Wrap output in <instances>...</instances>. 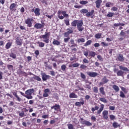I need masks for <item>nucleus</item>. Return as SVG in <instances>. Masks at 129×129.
I'll use <instances>...</instances> for the list:
<instances>
[{
    "instance_id": "052dcab7",
    "label": "nucleus",
    "mask_w": 129,
    "mask_h": 129,
    "mask_svg": "<svg viewBox=\"0 0 129 129\" xmlns=\"http://www.w3.org/2000/svg\"><path fill=\"white\" fill-rule=\"evenodd\" d=\"M69 40H70V37H68V38H64V43H68V42H69Z\"/></svg>"
},
{
    "instance_id": "de8ad7c7",
    "label": "nucleus",
    "mask_w": 129,
    "mask_h": 129,
    "mask_svg": "<svg viewBox=\"0 0 129 129\" xmlns=\"http://www.w3.org/2000/svg\"><path fill=\"white\" fill-rule=\"evenodd\" d=\"M120 88L122 91L125 94H126V93H127V90H126V89H125V88L123 87H121Z\"/></svg>"
},
{
    "instance_id": "774afa93",
    "label": "nucleus",
    "mask_w": 129,
    "mask_h": 129,
    "mask_svg": "<svg viewBox=\"0 0 129 129\" xmlns=\"http://www.w3.org/2000/svg\"><path fill=\"white\" fill-rule=\"evenodd\" d=\"M83 61L84 63H89V61L86 58H84Z\"/></svg>"
},
{
    "instance_id": "39448f33",
    "label": "nucleus",
    "mask_w": 129,
    "mask_h": 129,
    "mask_svg": "<svg viewBox=\"0 0 129 129\" xmlns=\"http://www.w3.org/2000/svg\"><path fill=\"white\" fill-rule=\"evenodd\" d=\"M25 24L27 25V27L31 28L33 26V22H34V19L28 18L25 21Z\"/></svg>"
},
{
    "instance_id": "0e129e2a",
    "label": "nucleus",
    "mask_w": 129,
    "mask_h": 129,
    "mask_svg": "<svg viewBox=\"0 0 129 129\" xmlns=\"http://www.w3.org/2000/svg\"><path fill=\"white\" fill-rule=\"evenodd\" d=\"M94 47H95V48H97V47H99V46H100V44H99V43H95L94 44Z\"/></svg>"
},
{
    "instance_id": "13d9d810",
    "label": "nucleus",
    "mask_w": 129,
    "mask_h": 129,
    "mask_svg": "<svg viewBox=\"0 0 129 129\" xmlns=\"http://www.w3.org/2000/svg\"><path fill=\"white\" fill-rule=\"evenodd\" d=\"M110 119L113 120L115 118V116L113 115H109Z\"/></svg>"
},
{
    "instance_id": "423d86ee",
    "label": "nucleus",
    "mask_w": 129,
    "mask_h": 129,
    "mask_svg": "<svg viewBox=\"0 0 129 129\" xmlns=\"http://www.w3.org/2000/svg\"><path fill=\"white\" fill-rule=\"evenodd\" d=\"M80 120L81 123L82 124H85L86 126H91V125H92V123L86 120H84L83 118H80Z\"/></svg>"
},
{
    "instance_id": "2f4dec72",
    "label": "nucleus",
    "mask_w": 129,
    "mask_h": 129,
    "mask_svg": "<svg viewBox=\"0 0 129 129\" xmlns=\"http://www.w3.org/2000/svg\"><path fill=\"white\" fill-rule=\"evenodd\" d=\"M61 14L63 16V17H64V18H68L69 17V15L67 14L66 11H61Z\"/></svg>"
},
{
    "instance_id": "20e7f679",
    "label": "nucleus",
    "mask_w": 129,
    "mask_h": 129,
    "mask_svg": "<svg viewBox=\"0 0 129 129\" xmlns=\"http://www.w3.org/2000/svg\"><path fill=\"white\" fill-rule=\"evenodd\" d=\"M40 39H43L42 42L48 44L49 43V39H50V32H45V34L40 36Z\"/></svg>"
},
{
    "instance_id": "4c0bfd02",
    "label": "nucleus",
    "mask_w": 129,
    "mask_h": 129,
    "mask_svg": "<svg viewBox=\"0 0 129 129\" xmlns=\"http://www.w3.org/2000/svg\"><path fill=\"white\" fill-rule=\"evenodd\" d=\"M88 12V10L85 9H83L80 11L81 14H87Z\"/></svg>"
},
{
    "instance_id": "864d4df0",
    "label": "nucleus",
    "mask_w": 129,
    "mask_h": 129,
    "mask_svg": "<svg viewBox=\"0 0 129 129\" xmlns=\"http://www.w3.org/2000/svg\"><path fill=\"white\" fill-rule=\"evenodd\" d=\"M66 65L65 64H62L61 66V69L62 71H65V70H66Z\"/></svg>"
},
{
    "instance_id": "7ed1b4c3",
    "label": "nucleus",
    "mask_w": 129,
    "mask_h": 129,
    "mask_svg": "<svg viewBox=\"0 0 129 129\" xmlns=\"http://www.w3.org/2000/svg\"><path fill=\"white\" fill-rule=\"evenodd\" d=\"M35 92V90L34 89H30L26 90L25 91V97L27 98V99H33V96H32V94Z\"/></svg>"
},
{
    "instance_id": "8fccbe9b",
    "label": "nucleus",
    "mask_w": 129,
    "mask_h": 129,
    "mask_svg": "<svg viewBox=\"0 0 129 129\" xmlns=\"http://www.w3.org/2000/svg\"><path fill=\"white\" fill-rule=\"evenodd\" d=\"M64 24L66 25V26H70V22L69 21V20H64Z\"/></svg>"
},
{
    "instance_id": "a18cd8bd",
    "label": "nucleus",
    "mask_w": 129,
    "mask_h": 129,
    "mask_svg": "<svg viewBox=\"0 0 129 129\" xmlns=\"http://www.w3.org/2000/svg\"><path fill=\"white\" fill-rule=\"evenodd\" d=\"M99 100H100V101H102V102H103L104 103H107V101L105 98H100Z\"/></svg>"
},
{
    "instance_id": "79ce46f5",
    "label": "nucleus",
    "mask_w": 129,
    "mask_h": 129,
    "mask_svg": "<svg viewBox=\"0 0 129 129\" xmlns=\"http://www.w3.org/2000/svg\"><path fill=\"white\" fill-rule=\"evenodd\" d=\"M37 44L39 45V47H41V48H43V47H45V43L42 42H37Z\"/></svg>"
},
{
    "instance_id": "4468645a",
    "label": "nucleus",
    "mask_w": 129,
    "mask_h": 129,
    "mask_svg": "<svg viewBox=\"0 0 129 129\" xmlns=\"http://www.w3.org/2000/svg\"><path fill=\"white\" fill-rule=\"evenodd\" d=\"M16 7H17V5H16V4H15V3H13L10 5L9 9H10V11H12V12L13 11L15 12V11H16Z\"/></svg>"
},
{
    "instance_id": "c85d7f7f",
    "label": "nucleus",
    "mask_w": 129,
    "mask_h": 129,
    "mask_svg": "<svg viewBox=\"0 0 129 129\" xmlns=\"http://www.w3.org/2000/svg\"><path fill=\"white\" fill-rule=\"evenodd\" d=\"M92 43V40H88L86 43H85L84 44V47H87V46H89V45H91V43Z\"/></svg>"
},
{
    "instance_id": "37998d69",
    "label": "nucleus",
    "mask_w": 129,
    "mask_h": 129,
    "mask_svg": "<svg viewBox=\"0 0 129 129\" xmlns=\"http://www.w3.org/2000/svg\"><path fill=\"white\" fill-rule=\"evenodd\" d=\"M120 97H121V98H125V95H124V93L122 91H120Z\"/></svg>"
},
{
    "instance_id": "bf43d9fd",
    "label": "nucleus",
    "mask_w": 129,
    "mask_h": 129,
    "mask_svg": "<svg viewBox=\"0 0 129 129\" xmlns=\"http://www.w3.org/2000/svg\"><path fill=\"white\" fill-rule=\"evenodd\" d=\"M117 10H118L117 7H113L111 8V11H113V12H116L117 11Z\"/></svg>"
},
{
    "instance_id": "680f3d73",
    "label": "nucleus",
    "mask_w": 129,
    "mask_h": 129,
    "mask_svg": "<svg viewBox=\"0 0 129 129\" xmlns=\"http://www.w3.org/2000/svg\"><path fill=\"white\" fill-rule=\"evenodd\" d=\"M70 34L68 33L67 32H65L64 34H63V36L65 37H69V35Z\"/></svg>"
},
{
    "instance_id": "cd10ccee",
    "label": "nucleus",
    "mask_w": 129,
    "mask_h": 129,
    "mask_svg": "<svg viewBox=\"0 0 129 129\" xmlns=\"http://www.w3.org/2000/svg\"><path fill=\"white\" fill-rule=\"evenodd\" d=\"M112 126H113L114 128H116L117 127H119L120 125H119V124L116 122H114L112 124Z\"/></svg>"
},
{
    "instance_id": "4be33fe9",
    "label": "nucleus",
    "mask_w": 129,
    "mask_h": 129,
    "mask_svg": "<svg viewBox=\"0 0 129 129\" xmlns=\"http://www.w3.org/2000/svg\"><path fill=\"white\" fill-rule=\"evenodd\" d=\"M61 14H62V11H58L57 12V17L60 20H63V19H64V17L61 16Z\"/></svg>"
},
{
    "instance_id": "dca6fc26",
    "label": "nucleus",
    "mask_w": 129,
    "mask_h": 129,
    "mask_svg": "<svg viewBox=\"0 0 129 129\" xmlns=\"http://www.w3.org/2000/svg\"><path fill=\"white\" fill-rule=\"evenodd\" d=\"M34 14L36 17H40L41 13H40V9L36 8L34 11Z\"/></svg>"
},
{
    "instance_id": "e433bc0d",
    "label": "nucleus",
    "mask_w": 129,
    "mask_h": 129,
    "mask_svg": "<svg viewBox=\"0 0 129 129\" xmlns=\"http://www.w3.org/2000/svg\"><path fill=\"white\" fill-rule=\"evenodd\" d=\"M7 67L8 70H10V71H11V70H14V66H13V65H12V64H7Z\"/></svg>"
},
{
    "instance_id": "412c9836",
    "label": "nucleus",
    "mask_w": 129,
    "mask_h": 129,
    "mask_svg": "<svg viewBox=\"0 0 129 129\" xmlns=\"http://www.w3.org/2000/svg\"><path fill=\"white\" fill-rule=\"evenodd\" d=\"M32 79H34V80H36L37 81H41L42 80L40 77L36 75H34V77H32Z\"/></svg>"
},
{
    "instance_id": "0eeeda50",
    "label": "nucleus",
    "mask_w": 129,
    "mask_h": 129,
    "mask_svg": "<svg viewBox=\"0 0 129 129\" xmlns=\"http://www.w3.org/2000/svg\"><path fill=\"white\" fill-rule=\"evenodd\" d=\"M41 75L42 76V79L43 81H47V79H50V78H51L50 76L46 75L44 73H41Z\"/></svg>"
},
{
    "instance_id": "e2e57ef3",
    "label": "nucleus",
    "mask_w": 129,
    "mask_h": 129,
    "mask_svg": "<svg viewBox=\"0 0 129 129\" xmlns=\"http://www.w3.org/2000/svg\"><path fill=\"white\" fill-rule=\"evenodd\" d=\"M86 66L84 65V64H81L80 66V68H82V69H86Z\"/></svg>"
},
{
    "instance_id": "b1692460",
    "label": "nucleus",
    "mask_w": 129,
    "mask_h": 129,
    "mask_svg": "<svg viewBox=\"0 0 129 129\" xmlns=\"http://www.w3.org/2000/svg\"><path fill=\"white\" fill-rule=\"evenodd\" d=\"M112 88L115 90V92H118L119 91V88L116 85H113Z\"/></svg>"
},
{
    "instance_id": "f3484780",
    "label": "nucleus",
    "mask_w": 129,
    "mask_h": 129,
    "mask_svg": "<svg viewBox=\"0 0 129 129\" xmlns=\"http://www.w3.org/2000/svg\"><path fill=\"white\" fill-rule=\"evenodd\" d=\"M12 93H13V95L17 98V101H19L20 102L22 101V99H21V98H20V97L19 96H18L17 91L13 92Z\"/></svg>"
},
{
    "instance_id": "ea45409f",
    "label": "nucleus",
    "mask_w": 129,
    "mask_h": 129,
    "mask_svg": "<svg viewBox=\"0 0 129 129\" xmlns=\"http://www.w3.org/2000/svg\"><path fill=\"white\" fill-rule=\"evenodd\" d=\"M114 16V13L112 12H108L107 15V17H108V18H111Z\"/></svg>"
},
{
    "instance_id": "603ef678",
    "label": "nucleus",
    "mask_w": 129,
    "mask_h": 129,
    "mask_svg": "<svg viewBox=\"0 0 129 129\" xmlns=\"http://www.w3.org/2000/svg\"><path fill=\"white\" fill-rule=\"evenodd\" d=\"M93 91L95 92V93H98V88L97 87H94L93 88Z\"/></svg>"
},
{
    "instance_id": "2eb2a0df",
    "label": "nucleus",
    "mask_w": 129,
    "mask_h": 129,
    "mask_svg": "<svg viewBox=\"0 0 129 129\" xmlns=\"http://www.w3.org/2000/svg\"><path fill=\"white\" fill-rule=\"evenodd\" d=\"M51 109H54L56 111H57L58 109H60V105L55 104L54 106L51 107Z\"/></svg>"
},
{
    "instance_id": "9d476101",
    "label": "nucleus",
    "mask_w": 129,
    "mask_h": 129,
    "mask_svg": "<svg viewBox=\"0 0 129 129\" xmlns=\"http://www.w3.org/2000/svg\"><path fill=\"white\" fill-rule=\"evenodd\" d=\"M16 43L18 46H22V44H23V40L20 38V37H17L16 39Z\"/></svg>"
},
{
    "instance_id": "f8f14e48",
    "label": "nucleus",
    "mask_w": 129,
    "mask_h": 129,
    "mask_svg": "<svg viewBox=\"0 0 129 129\" xmlns=\"http://www.w3.org/2000/svg\"><path fill=\"white\" fill-rule=\"evenodd\" d=\"M117 59V60L119 62H123V61H124V57H123V55L121 54H118Z\"/></svg>"
},
{
    "instance_id": "9b49d317",
    "label": "nucleus",
    "mask_w": 129,
    "mask_h": 129,
    "mask_svg": "<svg viewBox=\"0 0 129 129\" xmlns=\"http://www.w3.org/2000/svg\"><path fill=\"white\" fill-rule=\"evenodd\" d=\"M102 116L104 119H108V111L104 110L102 112Z\"/></svg>"
},
{
    "instance_id": "c9c22d12",
    "label": "nucleus",
    "mask_w": 129,
    "mask_h": 129,
    "mask_svg": "<svg viewBox=\"0 0 129 129\" xmlns=\"http://www.w3.org/2000/svg\"><path fill=\"white\" fill-rule=\"evenodd\" d=\"M10 57H11V58H13V59H16L17 58V55L13 52H11L10 54Z\"/></svg>"
},
{
    "instance_id": "c756f323",
    "label": "nucleus",
    "mask_w": 129,
    "mask_h": 129,
    "mask_svg": "<svg viewBox=\"0 0 129 129\" xmlns=\"http://www.w3.org/2000/svg\"><path fill=\"white\" fill-rule=\"evenodd\" d=\"M82 105H83L84 104V101H83L82 102H77L75 103L76 106H81Z\"/></svg>"
},
{
    "instance_id": "6ab92c4d",
    "label": "nucleus",
    "mask_w": 129,
    "mask_h": 129,
    "mask_svg": "<svg viewBox=\"0 0 129 129\" xmlns=\"http://www.w3.org/2000/svg\"><path fill=\"white\" fill-rule=\"evenodd\" d=\"M100 108H99V109L97 111V114H100V113H101V112L102 111V110H103L104 108V104H101L100 105Z\"/></svg>"
},
{
    "instance_id": "6e6d98bb",
    "label": "nucleus",
    "mask_w": 129,
    "mask_h": 129,
    "mask_svg": "<svg viewBox=\"0 0 129 129\" xmlns=\"http://www.w3.org/2000/svg\"><path fill=\"white\" fill-rule=\"evenodd\" d=\"M111 5H112V4H111V3L110 2H107L105 6L106 7V8H110V6H111Z\"/></svg>"
},
{
    "instance_id": "393cba45",
    "label": "nucleus",
    "mask_w": 129,
    "mask_h": 129,
    "mask_svg": "<svg viewBox=\"0 0 129 129\" xmlns=\"http://www.w3.org/2000/svg\"><path fill=\"white\" fill-rule=\"evenodd\" d=\"M52 44H53V45H56V46H59V45H60V44H61V42H60V41H59L56 39H53Z\"/></svg>"
},
{
    "instance_id": "09e8293b",
    "label": "nucleus",
    "mask_w": 129,
    "mask_h": 129,
    "mask_svg": "<svg viewBox=\"0 0 129 129\" xmlns=\"http://www.w3.org/2000/svg\"><path fill=\"white\" fill-rule=\"evenodd\" d=\"M97 58L101 62H102V61H103V58H102V56H101V55H98L97 56Z\"/></svg>"
},
{
    "instance_id": "7c9ffc66",
    "label": "nucleus",
    "mask_w": 129,
    "mask_h": 129,
    "mask_svg": "<svg viewBox=\"0 0 129 129\" xmlns=\"http://www.w3.org/2000/svg\"><path fill=\"white\" fill-rule=\"evenodd\" d=\"M96 53L94 51H90L89 53V56L90 57H95Z\"/></svg>"
},
{
    "instance_id": "ddd939ff",
    "label": "nucleus",
    "mask_w": 129,
    "mask_h": 129,
    "mask_svg": "<svg viewBox=\"0 0 129 129\" xmlns=\"http://www.w3.org/2000/svg\"><path fill=\"white\" fill-rule=\"evenodd\" d=\"M102 3V0H96L95 2L96 7L97 9H99L101 4Z\"/></svg>"
},
{
    "instance_id": "69168bd1",
    "label": "nucleus",
    "mask_w": 129,
    "mask_h": 129,
    "mask_svg": "<svg viewBox=\"0 0 129 129\" xmlns=\"http://www.w3.org/2000/svg\"><path fill=\"white\" fill-rule=\"evenodd\" d=\"M43 97H48V96H49V94H48V93H44L43 94Z\"/></svg>"
},
{
    "instance_id": "a211bd4d",
    "label": "nucleus",
    "mask_w": 129,
    "mask_h": 129,
    "mask_svg": "<svg viewBox=\"0 0 129 129\" xmlns=\"http://www.w3.org/2000/svg\"><path fill=\"white\" fill-rule=\"evenodd\" d=\"M80 76L82 79H83V81H85L86 83H87V80H85L86 79V76L83 74V73H80Z\"/></svg>"
},
{
    "instance_id": "5701e85b",
    "label": "nucleus",
    "mask_w": 129,
    "mask_h": 129,
    "mask_svg": "<svg viewBox=\"0 0 129 129\" xmlns=\"http://www.w3.org/2000/svg\"><path fill=\"white\" fill-rule=\"evenodd\" d=\"M70 98H77L78 97V96L77 95L75 94L74 93H71L70 94Z\"/></svg>"
},
{
    "instance_id": "4d7b16f0",
    "label": "nucleus",
    "mask_w": 129,
    "mask_h": 129,
    "mask_svg": "<svg viewBox=\"0 0 129 129\" xmlns=\"http://www.w3.org/2000/svg\"><path fill=\"white\" fill-rule=\"evenodd\" d=\"M79 65H80V64L78 63H73V67L74 68H75L76 67H79Z\"/></svg>"
},
{
    "instance_id": "5fc2aeb1",
    "label": "nucleus",
    "mask_w": 129,
    "mask_h": 129,
    "mask_svg": "<svg viewBox=\"0 0 129 129\" xmlns=\"http://www.w3.org/2000/svg\"><path fill=\"white\" fill-rule=\"evenodd\" d=\"M101 44L102 45V46H103V47H107V46H109L108 43H105L104 42H102Z\"/></svg>"
},
{
    "instance_id": "a878e982",
    "label": "nucleus",
    "mask_w": 129,
    "mask_h": 129,
    "mask_svg": "<svg viewBox=\"0 0 129 129\" xmlns=\"http://www.w3.org/2000/svg\"><path fill=\"white\" fill-rule=\"evenodd\" d=\"M102 81L104 84L107 83L108 81H109V79H107V78H106V76H104L102 79Z\"/></svg>"
},
{
    "instance_id": "f704fd0d",
    "label": "nucleus",
    "mask_w": 129,
    "mask_h": 129,
    "mask_svg": "<svg viewBox=\"0 0 129 129\" xmlns=\"http://www.w3.org/2000/svg\"><path fill=\"white\" fill-rule=\"evenodd\" d=\"M70 42L72 44L71 46V47H76V46H77V44H76V43H74V39H71Z\"/></svg>"
},
{
    "instance_id": "f03ea898",
    "label": "nucleus",
    "mask_w": 129,
    "mask_h": 129,
    "mask_svg": "<svg viewBox=\"0 0 129 129\" xmlns=\"http://www.w3.org/2000/svg\"><path fill=\"white\" fill-rule=\"evenodd\" d=\"M119 68L120 70H118L117 73V76H123V74H124V72L123 71H127V72H128L129 70L126 67H124L122 66H119Z\"/></svg>"
},
{
    "instance_id": "bb28decb",
    "label": "nucleus",
    "mask_w": 129,
    "mask_h": 129,
    "mask_svg": "<svg viewBox=\"0 0 129 129\" xmlns=\"http://www.w3.org/2000/svg\"><path fill=\"white\" fill-rule=\"evenodd\" d=\"M99 91L102 95H105V92L104 91V88L102 87L99 88Z\"/></svg>"
},
{
    "instance_id": "aec40b11",
    "label": "nucleus",
    "mask_w": 129,
    "mask_h": 129,
    "mask_svg": "<svg viewBox=\"0 0 129 129\" xmlns=\"http://www.w3.org/2000/svg\"><path fill=\"white\" fill-rule=\"evenodd\" d=\"M95 11L94 10H91L90 12H88L86 14V17H88V18H89V17H91V16L93 15L94 14Z\"/></svg>"
},
{
    "instance_id": "f257e3e1",
    "label": "nucleus",
    "mask_w": 129,
    "mask_h": 129,
    "mask_svg": "<svg viewBox=\"0 0 129 129\" xmlns=\"http://www.w3.org/2000/svg\"><path fill=\"white\" fill-rule=\"evenodd\" d=\"M72 27H76L77 26V28L79 32H82L83 30H84V28L82 27L83 26V21L82 20H74L71 23Z\"/></svg>"
},
{
    "instance_id": "6e6552de",
    "label": "nucleus",
    "mask_w": 129,
    "mask_h": 129,
    "mask_svg": "<svg viewBox=\"0 0 129 129\" xmlns=\"http://www.w3.org/2000/svg\"><path fill=\"white\" fill-rule=\"evenodd\" d=\"M34 27L37 30H41V29H43V28H44V25L37 23L34 25Z\"/></svg>"
},
{
    "instance_id": "72a5a7b5",
    "label": "nucleus",
    "mask_w": 129,
    "mask_h": 129,
    "mask_svg": "<svg viewBox=\"0 0 129 129\" xmlns=\"http://www.w3.org/2000/svg\"><path fill=\"white\" fill-rule=\"evenodd\" d=\"M125 24L124 23H115L114 24V27H118L119 26H121L122 27H123Z\"/></svg>"
},
{
    "instance_id": "58836bf2",
    "label": "nucleus",
    "mask_w": 129,
    "mask_h": 129,
    "mask_svg": "<svg viewBox=\"0 0 129 129\" xmlns=\"http://www.w3.org/2000/svg\"><path fill=\"white\" fill-rule=\"evenodd\" d=\"M77 42L78 43H84V42H85V39L83 38H79L77 40Z\"/></svg>"
},
{
    "instance_id": "3c124183",
    "label": "nucleus",
    "mask_w": 129,
    "mask_h": 129,
    "mask_svg": "<svg viewBox=\"0 0 129 129\" xmlns=\"http://www.w3.org/2000/svg\"><path fill=\"white\" fill-rule=\"evenodd\" d=\"M67 125L69 129H74V126H73V124H68Z\"/></svg>"
},
{
    "instance_id": "1a4fd4ad",
    "label": "nucleus",
    "mask_w": 129,
    "mask_h": 129,
    "mask_svg": "<svg viewBox=\"0 0 129 129\" xmlns=\"http://www.w3.org/2000/svg\"><path fill=\"white\" fill-rule=\"evenodd\" d=\"M87 74L90 77H96V76H97V75H98V74H97V73H96V72H87Z\"/></svg>"
},
{
    "instance_id": "338daca9",
    "label": "nucleus",
    "mask_w": 129,
    "mask_h": 129,
    "mask_svg": "<svg viewBox=\"0 0 129 129\" xmlns=\"http://www.w3.org/2000/svg\"><path fill=\"white\" fill-rule=\"evenodd\" d=\"M34 53L36 56H39V55L40 54V52H39V50H35Z\"/></svg>"
},
{
    "instance_id": "473e14b6",
    "label": "nucleus",
    "mask_w": 129,
    "mask_h": 129,
    "mask_svg": "<svg viewBox=\"0 0 129 129\" xmlns=\"http://www.w3.org/2000/svg\"><path fill=\"white\" fill-rule=\"evenodd\" d=\"M12 46V43L11 42H8L5 46L6 49H10V48H11V47Z\"/></svg>"
},
{
    "instance_id": "49530a36",
    "label": "nucleus",
    "mask_w": 129,
    "mask_h": 129,
    "mask_svg": "<svg viewBox=\"0 0 129 129\" xmlns=\"http://www.w3.org/2000/svg\"><path fill=\"white\" fill-rule=\"evenodd\" d=\"M67 31H68L67 32L69 33L70 35V34L73 33V29L72 28H67Z\"/></svg>"
},
{
    "instance_id": "a19ab883",
    "label": "nucleus",
    "mask_w": 129,
    "mask_h": 129,
    "mask_svg": "<svg viewBox=\"0 0 129 129\" xmlns=\"http://www.w3.org/2000/svg\"><path fill=\"white\" fill-rule=\"evenodd\" d=\"M80 4L82 5H87L88 1L82 0L80 2Z\"/></svg>"
},
{
    "instance_id": "c03bdc74",
    "label": "nucleus",
    "mask_w": 129,
    "mask_h": 129,
    "mask_svg": "<svg viewBox=\"0 0 129 129\" xmlns=\"http://www.w3.org/2000/svg\"><path fill=\"white\" fill-rule=\"evenodd\" d=\"M102 35V34L101 33H97L95 35V37L96 39H100V38H101Z\"/></svg>"
}]
</instances>
